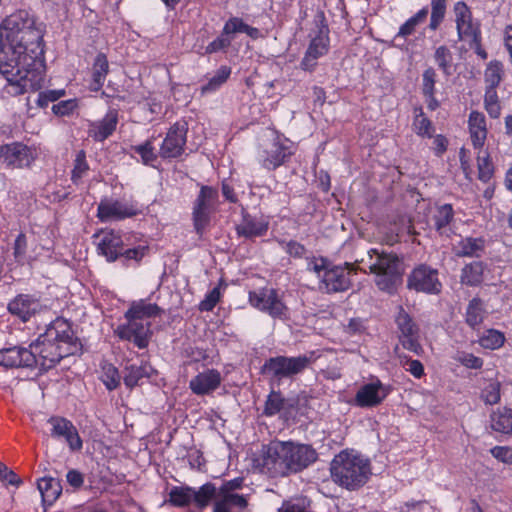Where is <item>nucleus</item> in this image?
<instances>
[{
	"instance_id": "b1692460",
	"label": "nucleus",
	"mask_w": 512,
	"mask_h": 512,
	"mask_svg": "<svg viewBox=\"0 0 512 512\" xmlns=\"http://www.w3.org/2000/svg\"><path fill=\"white\" fill-rule=\"evenodd\" d=\"M35 358L30 348L11 347L0 350V365L6 368L33 367Z\"/></svg>"
},
{
	"instance_id": "69168bd1",
	"label": "nucleus",
	"mask_w": 512,
	"mask_h": 512,
	"mask_svg": "<svg viewBox=\"0 0 512 512\" xmlns=\"http://www.w3.org/2000/svg\"><path fill=\"white\" fill-rule=\"evenodd\" d=\"M455 22L456 25L464 23L472 17V13L466 3L459 1L454 5Z\"/></svg>"
},
{
	"instance_id": "a19ab883",
	"label": "nucleus",
	"mask_w": 512,
	"mask_h": 512,
	"mask_svg": "<svg viewBox=\"0 0 512 512\" xmlns=\"http://www.w3.org/2000/svg\"><path fill=\"white\" fill-rule=\"evenodd\" d=\"M428 7H423L415 15L410 17L404 24L399 28L396 38H406L412 35L417 26L424 23L428 16Z\"/></svg>"
},
{
	"instance_id": "e433bc0d",
	"label": "nucleus",
	"mask_w": 512,
	"mask_h": 512,
	"mask_svg": "<svg viewBox=\"0 0 512 512\" xmlns=\"http://www.w3.org/2000/svg\"><path fill=\"white\" fill-rule=\"evenodd\" d=\"M152 372V367L147 363H142L140 365L131 364L126 367L124 383L127 387L132 388L136 386L142 378L150 377Z\"/></svg>"
},
{
	"instance_id": "f3484780",
	"label": "nucleus",
	"mask_w": 512,
	"mask_h": 512,
	"mask_svg": "<svg viewBox=\"0 0 512 512\" xmlns=\"http://www.w3.org/2000/svg\"><path fill=\"white\" fill-rule=\"evenodd\" d=\"M188 128L185 122H176L168 131L160 148L162 158H176L184 152Z\"/></svg>"
},
{
	"instance_id": "9d476101",
	"label": "nucleus",
	"mask_w": 512,
	"mask_h": 512,
	"mask_svg": "<svg viewBox=\"0 0 512 512\" xmlns=\"http://www.w3.org/2000/svg\"><path fill=\"white\" fill-rule=\"evenodd\" d=\"M36 157V149L20 142L0 146V161L8 168L29 167Z\"/></svg>"
},
{
	"instance_id": "052dcab7",
	"label": "nucleus",
	"mask_w": 512,
	"mask_h": 512,
	"mask_svg": "<svg viewBox=\"0 0 512 512\" xmlns=\"http://www.w3.org/2000/svg\"><path fill=\"white\" fill-rule=\"evenodd\" d=\"M146 252L147 246L138 245L137 247L134 248H123L119 257L123 258L126 263L130 260H134L136 263H138L145 256Z\"/></svg>"
},
{
	"instance_id": "2f4dec72",
	"label": "nucleus",
	"mask_w": 512,
	"mask_h": 512,
	"mask_svg": "<svg viewBox=\"0 0 512 512\" xmlns=\"http://www.w3.org/2000/svg\"><path fill=\"white\" fill-rule=\"evenodd\" d=\"M484 265L474 261L465 265L461 270L460 281L467 286H478L483 281Z\"/></svg>"
},
{
	"instance_id": "338daca9",
	"label": "nucleus",
	"mask_w": 512,
	"mask_h": 512,
	"mask_svg": "<svg viewBox=\"0 0 512 512\" xmlns=\"http://www.w3.org/2000/svg\"><path fill=\"white\" fill-rule=\"evenodd\" d=\"M490 453L497 460L506 463L512 464V449L505 446H495L490 450Z\"/></svg>"
},
{
	"instance_id": "473e14b6",
	"label": "nucleus",
	"mask_w": 512,
	"mask_h": 512,
	"mask_svg": "<svg viewBox=\"0 0 512 512\" xmlns=\"http://www.w3.org/2000/svg\"><path fill=\"white\" fill-rule=\"evenodd\" d=\"M484 249L482 238L466 237L455 246V253L461 257H478Z\"/></svg>"
},
{
	"instance_id": "49530a36",
	"label": "nucleus",
	"mask_w": 512,
	"mask_h": 512,
	"mask_svg": "<svg viewBox=\"0 0 512 512\" xmlns=\"http://www.w3.org/2000/svg\"><path fill=\"white\" fill-rule=\"evenodd\" d=\"M504 342V334L495 329H489L485 331V333L479 339V344L483 348L490 350H495L502 347Z\"/></svg>"
},
{
	"instance_id": "864d4df0",
	"label": "nucleus",
	"mask_w": 512,
	"mask_h": 512,
	"mask_svg": "<svg viewBox=\"0 0 512 512\" xmlns=\"http://www.w3.org/2000/svg\"><path fill=\"white\" fill-rule=\"evenodd\" d=\"M306 269L309 272H313L320 282L323 278V274L325 273V271L329 269L328 262L326 259L322 257H307Z\"/></svg>"
},
{
	"instance_id": "a18cd8bd",
	"label": "nucleus",
	"mask_w": 512,
	"mask_h": 512,
	"mask_svg": "<svg viewBox=\"0 0 512 512\" xmlns=\"http://www.w3.org/2000/svg\"><path fill=\"white\" fill-rule=\"evenodd\" d=\"M169 500L175 506H187L193 502V488L173 487L169 493Z\"/></svg>"
},
{
	"instance_id": "412c9836",
	"label": "nucleus",
	"mask_w": 512,
	"mask_h": 512,
	"mask_svg": "<svg viewBox=\"0 0 512 512\" xmlns=\"http://www.w3.org/2000/svg\"><path fill=\"white\" fill-rule=\"evenodd\" d=\"M51 426V436L64 439L72 451L82 449L83 443L73 423L63 417H51L48 420Z\"/></svg>"
},
{
	"instance_id": "ddd939ff",
	"label": "nucleus",
	"mask_w": 512,
	"mask_h": 512,
	"mask_svg": "<svg viewBox=\"0 0 512 512\" xmlns=\"http://www.w3.org/2000/svg\"><path fill=\"white\" fill-rule=\"evenodd\" d=\"M138 213L139 209L132 201L103 199L97 208V217L102 222L119 221L136 216Z\"/></svg>"
},
{
	"instance_id": "4468645a",
	"label": "nucleus",
	"mask_w": 512,
	"mask_h": 512,
	"mask_svg": "<svg viewBox=\"0 0 512 512\" xmlns=\"http://www.w3.org/2000/svg\"><path fill=\"white\" fill-rule=\"evenodd\" d=\"M125 318L127 323L119 325L115 330L117 336L122 340L133 342L139 349L146 348L151 336V323L132 317Z\"/></svg>"
},
{
	"instance_id": "7ed1b4c3",
	"label": "nucleus",
	"mask_w": 512,
	"mask_h": 512,
	"mask_svg": "<svg viewBox=\"0 0 512 512\" xmlns=\"http://www.w3.org/2000/svg\"><path fill=\"white\" fill-rule=\"evenodd\" d=\"M330 474L334 483L354 491L364 486L372 471L370 460L355 450H343L330 463Z\"/></svg>"
},
{
	"instance_id": "f704fd0d",
	"label": "nucleus",
	"mask_w": 512,
	"mask_h": 512,
	"mask_svg": "<svg viewBox=\"0 0 512 512\" xmlns=\"http://www.w3.org/2000/svg\"><path fill=\"white\" fill-rule=\"evenodd\" d=\"M236 33H245L252 39L260 37L259 29L247 25L241 18L232 17L230 18L223 27V34L230 36Z\"/></svg>"
},
{
	"instance_id": "c85d7f7f",
	"label": "nucleus",
	"mask_w": 512,
	"mask_h": 512,
	"mask_svg": "<svg viewBox=\"0 0 512 512\" xmlns=\"http://www.w3.org/2000/svg\"><path fill=\"white\" fill-rule=\"evenodd\" d=\"M38 490L44 505H52L61 495L62 486L58 479L43 477L38 481Z\"/></svg>"
},
{
	"instance_id": "e2e57ef3",
	"label": "nucleus",
	"mask_w": 512,
	"mask_h": 512,
	"mask_svg": "<svg viewBox=\"0 0 512 512\" xmlns=\"http://www.w3.org/2000/svg\"><path fill=\"white\" fill-rule=\"evenodd\" d=\"M231 42L232 38L222 33L221 36H219L207 45L205 52L207 54H212L224 50L231 45Z\"/></svg>"
},
{
	"instance_id": "c756f323",
	"label": "nucleus",
	"mask_w": 512,
	"mask_h": 512,
	"mask_svg": "<svg viewBox=\"0 0 512 512\" xmlns=\"http://www.w3.org/2000/svg\"><path fill=\"white\" fill-rule=\"evenodd\" d=\"M109 72V63L107 57L103 53H99L94 60L92 67V82L90 83V90L99 91L106 79Z\"/></svg>"
},
{
	"instance_id": "72a5a7b5",
	"label": "nucleus",
	"mask_w": 512,
	"mask_h": 512,
	"mask_svg": "<svg viewBox=\"0 0 512 512\" xmlns=\"http://www.w3.org/2000/svg\"><path fill=\"white\" fill-rule=\"evenodd\" d=\"M219 488L211 482L202 485L198 490L193 489V503L200 509L207 507L212 500L216 502Z\"/></svg>"
},
{
	"instance_id": "8fccbe9b",
	"label": "nucleus",
	"mask_w": 512,
	"mask_h": 512,
	"mask_svg": "<svg viewBox=\"0 0 512 512\" xmlns=\"http://www.w3.org/2000/svg\"><path fill=\"white\" fill-rule=\"evenodd\" d=\"M456 28L460 40L468 41L481 35L479 24L473 22L472 17L463 24L456 25Z\"/></svg>"
},
{
	"instance_id": "4be33fe9",
	"label": "nucleus",
	"mask_w": 512,
	"mask_h": 512,
	"mask_svg": "<svg viewBox=\"0 0 512 512\" xmlns=\"http://www.w3.org/2000/svg\"><path fill=\"white\" fill-rule=\"evenodd\" d=\"M388 392L383 384L377 380L361 386L354 398V404L361 408L378 406L386 398Z\"/></svg>"
},
{
	"instance_id": "ea45409f",
	"label": "nucleus",
	"mask_w": 512,
	"mask_h": 512,
	"mask_svg": "<svg viewBox=\"0 0 512 512\" xmlns=\"http://www.w3.org/2000/svg\"><path fill=\"white\" fill-rule=\"evenodd\" d=\"M483 302L478 299H472L466 309V323L473 329L478 328L485 317Z\"/></svg>"
},
{
	"instance_id": "20e7f679",
	"label": "nucleus",
	"mask_w": 512,
	"mask_h": 512,
	"mask_svg": "<svg viewBox=\"0 0 512 512\" xmlns=\"http://www.w3.org/2000/svg\"><path fill=\"white\" fill-rule=\"evenodd\" d=\"M361 262L375 276V284L382 291L392 293L402 280L403 262L394 253L370 249L367 259H362Z\"/></svg>"
},
{
	"instance_id": "7c9ffc66",
	"label": "nucleus",
	"mask_w": 512,
	"mask_h": 512,
	"mask_svg": "<svg viewBox=\"0 0 512 512\" xmlns=\"http://www.w3.org/2000/svg\"><path fill=\"white\" fill-rule=\"evenodd\" d=\"M160 313L161 309L156 304L140 300L131 305V307L126 311L125 317H132L140 321L147 322L149 318L156 317Z\"/></svg>"
},
{
	"instance_id": "0eeeda50",
	"label": "nucleus",
	"mask_w": 512,
	"mask_h": 512,
	"mask_svg": "<svg viewBox=\"0 0 512 512\" xmlns=\"http://www.w3.org/2000/svg\"><path fill=\"white\" fill-rule=\"evenodd\" d=\"M219 204L217 189L210 186H202L193 206L194 227L198 234L210 221L211 214L216 211Z\"/></svg>"
},
{
	"instance_id": "774afa93",
	"label": "nucleus",
	"mask_w": 512,
	"mask_h": 512,
	"mask_svg": "<svg viewBox=\"0 0 512 512\" xmlns=\"http://www.w3.org/2000/svg\"><path fill=\"white\" fill-rule=\"evenodd\" d=\"M457 360L466 366L467 368L471 369H479L483 365V360L477 356H474L470 353H462L457 357Z\"/></svg>"
},
{
	"instance_id": "de8ad7c7",
	"label": "nucleus",
	"mask_w": 512,
	"mask_h": 512,
	"mask_svg": "<svg viewBox=\"0 0 512 512\" xmlns=\"http://www.w3.org/2000/svg\"><path fill=\"white\" fill-rule=\"evenodd\" d=\"M453 216L454 211L450 204H444L438 207L433 216L435 228L439 232H442V230L452 221Z\"/></svg>"
},
{
	"instance_id": "13d9d810",
	"label": "nucleus",
	"mask_w": 512,
	"mask_h": 512,
	"mask_svg": "<svg viewBox=\"0 0 512 512\" xmlns=\"http://www.w3.org/2000/svg\"><path fill=\"white\" fill-rule=\"evenodd\" d=\"M27 251V238L24 233H20L13 245V255L17 263L24 264Z\"/></svg>"
},
{
	"instance_id": "4c0bfd02",
	"label": "nucleus",
	"mask_w": 512,
	"mask_h": 512,
	"mask_svg": "<svg viewBox=\"0 0 512 512\" xmlns=\"http://www.w3.org/2000/svg\"><path fill=\"white\" fill-rule=\"evenodd\" d=\"M290 406L289 401L280 392L272 391L266 399L263 414L271 417L282 411H287Z\"/></svg>"
},
{
	"instance_id": "cd10ccee",
	"label": "nucleus",
	"mask_w": 512,
	"mask_h": 512,
	"mask_svg": "<svg viewBox=\"0 0 512 512\" xmlns=\"http://www.w3.org/2000/svg\"><path fill=\"white\" fill-rule=\"evenodd\" d=\"M469 132L475 148H481L487 137L486 120L484 114L472 111L468 120Z\"/></svg>"
},
{
	"instance_id": "5fc2aeb1",
	"label": "nucleus",
	"mask_w": 512,
	"mask_h": 512,
	"mask_svg": "<svg viewBox=\"0 0 512 512\" xmlns=\"http://www.w3.org/2000/svg\"><path fill=\"white\" fill-rule=\"evenodd\" d=\"M477 164L479 179L483 182L489 181L493 175V165L489 159V155L486 152H484L483 155L479 154Z\"/></svg>"
},
{
	"instance_id": "dca6fc26",
	"label": "nucleus",
	"mask_w": 512,
	"mask_h": 512,
	"mask_svg": "<svg viewBox=\"0 0 512 512\" xmlns=\"http://www.w3.org/2000/svg\"><path fill=\"white\" fill-rule=\"evenodd\" d=\"M352 266H334L329 268L323 274L322 280L319 282V289L326 293L343 292L351 286Z\"/></svg>"
},
{
	"instance_id": "bb28decb",
	"label": "nucleus",
	"mask_w": 512,
	"mask_h": 512,
	"mask_svg": "<svg viewBox=\"0 0 512 512\" xmlns=\"http://www.w3.org/2000/svg\"><path fill=\"white\" fill-rule=\"evenodd\" d=\"M268 230V222L263 218H256L244 214L242 221L237 225L236 231L239 236L253 238L264 235Z\"/></svg>"
},
{
	"instance_id": "39448f33",
	"label": "nucleus",
	"mask_w": 512,
	"mask_h": 512,
	"mask_svg": "<svg viewBox=\"0 0 512 512\" xmlns=\"http://www.w3.org/2000/svg\"><path fill=\"white\" fill-rule=\"evenodd\" d=\"M259 465L273 477L290 474L287 442L276 440L263 446Z\"/></svg>"
},
{
	"instance_id": "9b49d317",
	"label": "nucleus",
	"mask_w": 512,
	"mask_h": 512,
	"mask_svg": "<svg viewBox=\"0 0 512 512\" xmlns=\"http://www.w3.org/2000/svg\"><path fill=\"white\" fill-rule=\"evenodd\" d=\"M407 286L409 289L427 294H438L442 289L438 271L426 265H419L410 273Z\"/></svg>"
},
{
	"instance_id": "423d86ee",
	"label": "nucleus",
	"mask_w": 512,
	"mask_h": 512,
	"mask_svg": "<svg viewBox=\"0 0 512 512\" xmlns=\"http://www.w3.org/2000/svg\"><path fill=\"white\" fill-rule=\"evenodd\" d=\"M310 364L311 357L306 355L297 357L277 356L268 359L264 363L263 371L274 379L282 380L302 373Z\"/></svg>"
},
{
	"instance_id": "a211bd4d",
	"label": "nucleus",
	"mask_w": 512,
	"mask_h": 512,
	"mask_svg": "<svg viewBox=\"0 0 512 512\" xmlns=\"http://www.w3.org/2000/svg\"><path fill=\"white\" fill-rule=\"evenodd\" d=\"M290 155L288 147L274 139L259 148L257 159L263 168L274 170L281 166Z\"/></svg>"
},
{
	"instance_id": "bf43d9fd",
	"label": "nucleus",
	"mask_w": 512,
	"mask_h": 512,
	"mask_svg": "<svg viewBox=\"0 0 512 512\" xmlns=\"http://www.w3.org/2000/svg\"><path fill=\"white\" fill-rule=\"evenodd\" d=\"M482 399L487 404H496L500 400V384L498 382H490L482 390Z\"/></svg>"
},
{
	"instance_id": "5701e85b",
	"label": "nucleus",
	"mask_w": 512,
	"mask_h": 512,
	"mask_svg": "<svg viewBox=\"0 0 512 512\" xmlns=\"http://www.w3.org/2000/svg\"><path fill=\"white\" fill-rule=\"evenodd\" d=\"M222 377L218 370L207 369L198 373L189 382L191 391L198 395L204 396L214 392L221 384Z\"/></svg>"
},
{
	"instance_id": "09e8293b",
	"label": "nucleus",
	"mask_w": 512,
	"mask_h": 512,
	"mask_svg": "<svg viewBox=\"0 0 512 512\" xmlns=\"http://www.w3.org/2000/svg\"><path fill=\"white\" fill-rule=\"evenodd\" d=\"M446 13V0H431V17L429 28L436 30L442 23Z\"/></svg>"
},
{
	"instance_id": "603ef678",
	"label": "nucleus",
	"mask_w": 512,
	"mask_h": 512,
	"mask_svg": "<svg viewBox=\"0 0 512 512\" xmlns=\"http://www.w3.org/2000/svg\"><path fill=\"white\" fill-rule=\"evenodd\" d=\"M89 165L86 161V154L83 150L79 151L74 161L71 179L73 183L78 184L81 179L87 174Z\"/></svg>"
},
{
	"instance_id": "3c124183",
	"label": "nucleus",
	"mask_w": 512,
	"mask_h": 512,
	"mask_svg": "<svg viewBox=\"0 0 512 512\" xmlns=\"http://www.w3.org/2000/svg\"><path fill=\"white\" fill-rule=\"evenodd\" d=\"M102 382L108 390H114L120 384V375L116 367L112 364H105L102 367Z\"/></svg>"
},
{
	"instance_id": "0e129e2a",
	"label": "nucleus",
	"mask_w": 512,
	"mask_h": 512,
	"mask_svg": "<svg viewBox=\"0 0 512 512\" xmlns=\"http://www.w3.org/2000/svg\"><path fill=\"white\" fill-rule=\"evenodd\" d=\"M496 98L495 90H487L485 95V107L489 115L493 118H497L500 114V106Z\"/></svg>"
},
{
	"instance_id": "f03ea898",
	"label": "nucleus",
	"mask_w": 512,
	"mask_h": 512,
	"mask_svg": "<svg viewBox=\"0 0 512 512\" xmlns=\"http://www.w3.org/2000/svg\"><path fill=\"white\" fill-rule=\"evenodd\" d=\"M29 348L35 358L34 366L48 370L63 357L73 354L77 344L69 322L63 318H57L30 344Z\"/></svg>"
},
{
	"instance_id": "6e6d98bb",
	"label": "nucleus",
	"mask_w": 512,
	"mask_h": 512,
	"mask_svg": "<svg viewBox=\"0 0 512 512\" xmlns=\"http://www.w3.org/2000/svg\"><path fill=\"white\" fill-rule=\"evenodd\" d=\"M436 78V71L432 67L424 70L422 74V93L424 96H431L435 94Z\"/></svg>"
},
{
	"instance_id": "4d7b16f0",
	"label": "nucleus",
	"mask_w": 512,
	"mask_h": 512,
	"mask_svg": "<svg viewBox=\"0 0 512 512\" xmlns=\"http://www.w3.org/2000/svg\"><path fill=\"white\" fill-rule=\"evenodd\" d=\"M133 150L141 157L144 164H151L157 158L151 141H146L144 144L137 145L133 147Z\"/></svg>"
},
{
	"instance_id": "37998d69",
	"label": "nucleus",
	"mask_w": 512,
	"mask_h": 512,
	"mask_svg": "<svg viewBox=\"0 0 512 512\" xmlns=\"http://www.w3.org/2000/svg\"><path fill=\"white\" fill-rule=\"evenodd\" d=\"M231 69L227 66L220 67L215 74L209 79L208 83L203 85L201 92L203 94L211 93L219 89L229 78Z\"/></svg>"
},
{
	"instance_id": "79ce46f5",
	"label": "nucleus",
	"mask_w": 512,
	"mask_h": 512,
	"mask_svg": "<svg viewBox=\"0 0 512 512\" xmlns=\"http://www.w3.org/2000/svg\"><path fill=\"white\" fill-rule=\"evenodd\" d=\"M414 114L413 131L418 136L431 138L434 134L432 122L424 115L422 108H415Z\"/></svg>"
},
{
	"instance_id": "2eb2a0df",
	"label": "nucleus",
	"mask_w": 512,
	"mask_h": 512,
	"mask_svg": "<svg viewBox=\"0 0 512 512\" xmlns=\"http://www.w3.org/2000/svg\"><path fill=\"white\" fill-rule=\"evenodd\" d=\"M46 306L33 294H18L7 305L8 312L22 322L29 321L32 317L41 313Z\"/></svg>"
},
{
	"instance_id": "c9c22d12",
	"label": "nucleus",
	"mask_w": 512,
	"mask_h": 512,
	"mask_svg": "<svg viewBox=\"0 0 512 512\" xmlns=\"http://www.w3.org/2000/svg\"><path fill=\"white\" fill-rule=\"evenodd\" d=\"M491 428L503 434L512 432V410L500 408L491 414Z\"/></svg>"
},
{
	"instance_id": "393cba45",
	"label": "nucleus",
	"mask_w": 512,
	"mask_h": 512,
	"mask_svg": "<svg viewBox=\"0 0 512 512\" xmlns=\"http://www.w3.org/2000/svg\"><path fill=\"white\" fill-rule=\"evenodd\" d=\"M98 241V250L106 257L109 262H113L119 258L123 250L124 240L119 233L112 230L103 231Z\"/></svg>"
},
{
	"instance_id": "f8f14e48",
	"label": "nucleus",
	"mask_w": 512,
	"mask_h": 512,
	"mask_svg": "<svg viewBox=\"0 0 512 512\" xmlns=\"http://www.w3.org/2000/svg\"><path fill=\"white\" fill-rule=\"evenodd\" d=\"M395 322L400 332L399 338L402 346L417 355L421 354L423 348L419 342V328L402 307H399Z\"/></svg>"
},
{
	"instance_id": "6ab92c4d",
	"label": "nucleus",
	"mask_w": 512,
	"mask_h": 512,
	"mask_svg": "<svg viewBox=\"0 0 512 512\" xmlns=\"http://www.w3.org/2000/svg\"><path fill=\"white\" fill-rule=\"evenodd\" d=\"M287 442L289 472L297 473L317 460V452L310 445Z\"/></svg>"
},
{
	"instance_id": "58836bf2",
	"label": "nucleus",
	"mask_w": 512,
	"mask_h": 512,
	"mask_svg": "<svg viewBox=\"0 0 512 512\" xmlns=\"http://www.w3.org/2000/svg\"><path fill=\"white\" fill-rule=\"evenodd\" d=\"M434 61L445 76L448 77L453 74L455 70L453 66V54L447 46L441 45L436 48Z\"/></svg>"
},
{
	"instance_id": "a878e982",
	"label": "nucleus",
	"mask_w": 512,
	"mask_h": 512,
	"mask_svg": "<svg viewBox=\"0 0 512 512\" xmlns=\"http://www.w3.org/2000/svg\"><path fill=\"white\" fill-rule=\"evenodd\" d=\"M118 123V112L109 110L104 118L90 125L89 134L96 141H104L115 131Z\"/></svg>"
},
{
	"instance_id": "1a4fd4ad",
	"label": "nucleus",
	"mask_w": 512,
	"mask_h": 512,
	"mask_svg": "<svg viewBox=\"0 0 512 512\" xmlns=\"http://www.w3.org/2000/svg\"><path fill=\"white\" fill-rule=\"evenodd\" d=\"M249 303L252 307L268 313L273 318H284L287 307L273 288H262L249 292Z\"/></svg>"
},
{
	"instance_id": "aec40b11",
	"label": "nucleus",
	"mask_w": 512,
	"mask_h": 512,
	"mask_svg": "<svg viewBox=\"0 0 512 512\" xmlns=\"http://www.w3.org/2000/svg\"><path fill=\"white\" fill-rule=\"evenodd\" d=\"M329 44V29L326 26H322L318 34L312 38L301 61V68L305 71H312L317 64V59L327 54Z\"/></svg>"
},
{
	"instance_id": "c03bdc74",
	"label": "nucleus",
	"mask_w": 512,
	"mask_h": 512,
	"mask_svg": "<svg viewBox=\"0 0 512 512\" xmlns=\"http://www.w3.org/2000/svg\"><path fill=\"white\" fill-rule=\"evenodd\" d=\"M503 75V66L499 61H491L487 65L484 73L485 82L487 83L489 89L495 90V88L500 84Z\"/></svg>"
},
{
	"instance_id": "f257e3e1",
	"label": "nucleus",
	"mask_w": 512,
	"mask_h": 512,
	"mask_svg": "<svg viewBox=\"0 0 512 512\" xmlns=\"http://www.w3.org/2000/svg\"><path fill=\"white\" fill-rule=\"evenodd\" d=\"M42 29L28 11L18 10L0 25V73L8 82V93L24 94L41 88L42 63L36 54L42 51Z\"/></svg>"
},
{
	"instance_id": "6e6552de",
	"label": "nucleus",
	"mask_w": 512,
	"mask_h": 512,
	"mask_svg": "<svg viewBox=\"0 0 512 512\" xmlns=\"http://www.w3.org/2000/svg\"><path fill=\"white\" fill-rule=\"evenodd\" d=\"M243 486V479L238 477L223 482L219 487L218 497L213 505V512H232V509L244 510L247 505V499L236 490Z\"/></svg>"
},
{
	"instance_id": "680f3d73",
	"label": "nucleus",
	"mask_w": 512,
	"mask_h": 512,
	"mask_svg": "<svg viewBox=\"0 0 512 512\" xmlns=\"http://www.w3.org/2000/svg\"><path fill=\"white\" fill-rule=\"evenodd\" d=\"M220 296V289L218 287L213 288L200 302L199 309L201 311H211L219 302Z\"/></svg>"
}]
</instances>
